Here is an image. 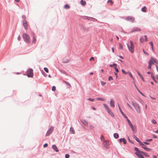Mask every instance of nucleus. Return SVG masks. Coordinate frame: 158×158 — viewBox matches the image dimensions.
<instances>
[{"label": "nucleus", "instance_id": "nucleus-1", "mask_svg": "<svg viewBox=\"0 0 158 158\" xmlns=\"http://www.w3.org/2000/svg\"><path fill=\"white\" fill-rule=\"evenodd\" d=\"M131 103L136 110V112L138 114L140 113L141 112V108L139 105L136 102L133 101L131 102Z\"/></svg>", "mask_w": 158, "mask_h": 158}, {"label": "nucleus", "instance_id": "nucleus-2", "mask_svg": "<svg viewBox=\"0 0 158 158\" xmlns=\"http://www.w3.org/2000/svg\"><path fill=\"white\" fill-rule=\"evenodd\" d=\"M130 45L129 46L127 45V47L129 51L131 53H133L134 52L135 46L133 42L131 41H130Z\"/></svg>", "mask_w": 158, "mask_h": 158}, {"label": "nucleus", "instance_id": "nucleus-3", "mask_svg": "<svg viewBox=\"0 0 158 158\" xmlns=\"http://www.w3.org/2000/svg\"><path fill=\"white\" fill-rule=\"evenodd\" d=\"M23 37L24 41L27 43H30L31 42L30 38L29 35L26 34L24 33L23 35Z\"/></svg>", "mask_w": 158, "mask_h": 158}, {"label": "nucleus", "instance_id": "nucleus-4", "mask_svg": "<svg viewBox=\"0 0 158 158\" xmlns=\"http://www.w3.org/2000/svg\"><path fill=\"white\" fill-rule=\"evenodd\" d=\"M103 105L105 108L106 111L112 117H114V115L113 113L112 112V111L110 110L109 107L105 104H103Z\"/></svg>", "mask_w": 158, "mask_h": 158}, {"label": "nucleus", "instance_id": "nucleus-5", "mask_svg": "<svg viewBox=\"0 0 158 158\" xmlns=\"http://www.w3.org/2000/svg\"><path fill=\"white\" fill-rule=\"evenodd\" d=\"M27 75L28 77H33V70L29 69L27 71Z\"/></svg>", "mask_w": 158, "mask_h": 158}, {"label": "nucleus", "instance_id": "nucleus-6", "mask_svg": "<svg viewBox=\"0 0 158 158\" xmlns=\"http://www.w3.org/2000/svg\"><path fill=\"white\" fill-rule=\"evenodd\" d=\"M143 152L142 151H140L136 152L135 154L139 157V158H144L143 156Z\"/></svg>", "mask_w": 158, "mask_h": 158}, {"label": "nucleus", "instance_id": "nucleus-7", "mask_svg": "<svg viewBox=\"0 0 158 158\" xmlns=\"http://www.w3.org/2000/svg\"><path fill=\"white\" fill-rule=\"evenodd\" d=\"M103 145L104 147L106 149L109 148V143L108 141L104 139L103 140Z\"/></svg>", "mask_w": 158, "mask_h": 158}, {"label": "nucleus", "instance_id": "nucleus-8", "mask_svg": "<svg viewBox=\"0 0 158 158\" xmlns=\"http://www.w3.org/2000/svg\"><path fill=\"white\" fill-rule=\"evenodd\" d=\"M23 24L25 30H27L28 28V23L26 20L24 19L23 21Z\"/></svg>", "mask_w": 158, "mask_h": 158}, {"label": "nucleus", "instance_id": "nucleus-9", "mask_svg": "<svg viewBox=\"0 0 158 158\" xmlns=\"http://www.w3.org/2000/svg\"><path fill=\"white\" fill-rule=\"evenodd\" d=\"M126 20L127 21H130L131 22L133 23L135 21V19L134 18L132 17L131 16H129L127 17L126 19Z\"/></svg>", "mask_w": 158, "mask_h": 158}, {"label": "nucleus", "instance_id": "nucleus-10", "mask_svg": "<svg viewBox=\"0 0 158 158\" xmlns=\"http://www.w3.org/2000/svg\"><path fill=\"white\" fill-rule=\"evenodd\" d=\"M53 127H51L50 129L48 130L46 134V136L49 135L52 132L53 130Z\"/></svg>", "mask_w": 158, "mask_h": 158}, {"label": "nucleus", "instance_id": "nucleus-11", "mask_svg": "<svg viewBox=\"0 0 158 158\" xmlns=\"http://www.w3.org/2000/svg\"><path fill=\"white\" fill-rule=\"evenodd\" d=\"M140 145L142 146V148L144 149H145V150H146L147 151H150L152 150V149L151 148H146V146L144 144H143L142 143H140Z\"/></svg>", "mask_w": 158, "mask_h": 158}, {"label": "nucleus", "instance_id": "nucleus-12", "mask_svg": "<svg viewBox=\"0 0 158 158\" xmlns=\"http://www.w3.org/2000/svg\"><path fill=\"white\" fill-rule=\"evenodd\" d=\"M141 29L139 27H135L132 29L130 31L131 33H132L135 31H140Z\"/></svg>", "mask_w": 158, "mask_h": 158}, {"label": "nucleus", "instance_id": "nucleus-13", "mask_svg": "<svg viewBox=\"0 0 158 158\" xmlns=\"http://www.w3.org/2000/svg\"><path fill=\"white\" fill-rule=\"evenodd\" d=\"M114 103V100L112 99H111L110 102V106L114 107L115 106Z\"/></svg>", "mask_w": 158, "mask_h": 158}, {"label": "nucleus", "instance_id": "nucleus-14", "mask_svg": "<svg viewBox=\"0 0 158 158\" xmlns=\"http://www.w3.org/2000/svg\"><path fill=\"white\" fill-rule=\"evenodd\" d=\"M119 141L120 142H123L124 144H126L127 143V141L124 138H122L119 139Z\"/></svg>", "mask_w": 158, "mask_h": 158}, {"label": "nucleus", "instance_id": "nucleus-15", "mask_svg": "<svg viewBox=\"0 0 158 158\" xmlns=\"http://www.w3.org/2000/svg\"><path fill=\"white\" fill-rule=\"evenodd\" d=\"M52 148L56 152H57L59 151L57 147L55 145H53L52 146Z\"/></svg>", "mask_w": 158, "mask_h": 158}, {"label": "nucleus", "instance_id": "nucleus-16", "mask_svg": "<svg viewBox=\"0 0 158 158\" xmlns=\"http://www.w3.org/2000/svg\"><path fill=\"white\" fill-rule=\"evenodd\" d=\"M119 107V110H120V112H121V114H123V116L126 118H127V116L126 115L123 113V111H122V110H121V109H120V106H118Z\"/></svg>", "mask_w": 158, "mask_h": 158}, {"label": "nucleus", "instance_id": "nucleus-17", "mask_svg": "<svg viewBox=\"0 0 158 158\" xmlns=\"http://www.w3.org/2000/svg\"><path fill=\"white\" fill-rule=\"evenodd\" d=\"M134 138L136 140L139 142V144H140V143H142V142L139 141V140L137 138V137L135 135L134 136Z\"/></svg>", "mask_w": 158, "mask_h": 158}, {"label": "nucleus", "instance_id": "nucleus-18", "mask_svg": "<svg viewBox=\"0 0 158 158\" xmlns=\"http://www.w3.org/2000/svg\"><path fill=\"white\" fill-rule=\"evenodd\" d=\"M113 65H114V69H115L116 71L117 72H119V70L117 68V65L116 64L114 63L113 64Z\"/></svg>", "mask_w": 158, "mask_h": 158}, {"label": "nucleus", "instance_id": "nucleus-19", "mask_svg": "<svg viewBox=\"0 0 158 158\" xmlns=\"http://www.w3.org/2000/svg\"><path fill=\"white\" fill-rule=\"evenodd\" d=\"M137 73L139 75L140 77V78L143 81H144V78H143V76L138 71H137Z\"/></svg>", "mask_w": 158, "mask_h": 158}, {"label": "nucleus", "instance_id": "nucleus-20", "mask_svg": "<svg viewBox=\"0 0 158 158\" xmlns=\"http://www.w3.org/2000/svg\"><path fill=\"white\" fill-rule=\"evenodd\" d=\"M70 131L71 133L73 134H74L75 133V131H74V129L72 127H71L70 128Z\"/></svg>", "mask_w": 158, "mask_h": 158}, {"label": "nucleus", "instance_id": "nucleus-21", "mask_svg": "<svg viewBox=\"0 0 158 158\" xmlns=\"http://www.w3.org/2000/svg\"><path fill=\"white\" fill-rule=\"evenodd\" d=\"M129 126L131 128L132 131H134L135 130V127H134L132 124H130Z\"/></svg>", "mask_w": 158, "mask_h": 158}, {"label": "nucleus", "instance_id": "nucleus-22", "mask_svg": "<svg viewBox=\"0 0 158 158\" xmlns=\"http://www.w3.org/2000/svg\"><path fill=\"white\" fill-rule=\"evenodd\" d=\"M86 2L83 0H81V4L83 6H84L86 4Z\"/></svg>", "mask_w": 158, "mask_h": 158}, {"label": "nucleus", "instance_id": "nucleus-23", "mask_svg": "<svg viewBox=\"0 0 158 158\" xmlns=\"http://www.w3.org/2000/svg\"><path fill=\"white\" fill-rule=\"evenodd\" d=\"M96 99L97 100H100L101 101H105V99L103 98H97Z\"/></svg>", "mask_w": 158, "mask_h": 158}, {"label": "nucleus", "instance_id": "nucleus-24", "mask_svg": "<svg viewBox=\"0 0 158 158\" xmlns=\"http://www.w3.org/2000/svg\"><path fill=\"white\" fill-rule=\"evenodd\" d=\"M82 123L85 126H87L88 125V123L85 120H82Z\"/></svg>", "mask_w": 158, "mask_h": 158}, {"label": "nucleus", "instance_id": "nucleus-25", "mask_svg": "<svg viewBox=\"0 0 158 158\" xmlns=\"http://www.w3.org/2000/svg\"><path fill=\"white\" fill-rule=\"evenodd\" d=\"M114 136L115 138L117 139L119 137V135L117 133H115L114 134Z\"/></svg>", "mask_w": 158, "mask_h": 158}, {"label": "nucleus", "instance_id": "nucleus-26", "mask_svg": "<svg viewBox=\"0 0 158 158\" xmlns=\"http://www.w3.org/2000/svg\"><path fill=\"white\" fill-rule=\"evenodd\" d=\"M139 40L141 43H143L144 42V40L143 37H140L139 39Z\"/></svg>", "mask_w": 158, "mask_h": 158}, {"label": "nucleus", "instance_id": "nucleus-27", "mask_svg": "<svg viewBox=\"0 0 158 158\" xmlns=\"http://www.w3.org/2000/svg\"><path fill=\"white\" fill-rule=\"evenodd\" d=\"M36 40V38L34 36L33 37L32 43L34 44H35Z\"/></svg>", "mask_w": 158, "mask_h": 158}, {"label": "nucleus", "instance_id": "nucleus-28", "mask_svg": "<svg viewBox=\"0 0 158 158\" xmlns=\"http://www.w3.org/2000/svg\"><path fill=\"white\" fill-rule=\"evenodd\" d=\"M127 74H128L132 78H133V77L131 74V73L129 71H128L127 72Z\"/></svg>", "mask_w": 158, "mask_h": 158}, {"label": "nucleus", "instance_id": "nucleus-29", "mask_svg": "<svg viewBox=\"0 0 158 158\" xmlns=\"http://www.w3.org/2000/svg\"><path fill=\"white\" fill-rule=\"evenodd\" d=\"M149 44L151 46L152 49V50L153 51H154V48H153V44L152 42H151L149 43Z\"/></svg>", "mask_w": 158, "mask_h": 158}, {"label": "nucleus", "instance_id": "nucleus-30", "mask_svg": "<svg viewBox=\"0 0 158 158\" xmlns=\"http://www.w3.org/2000/svg\"><path fill=\"white\" fill-rule=\"evenodd\" d=\"M149 64H150V65H151L154 64V62L152 61V60H149L148 62Z\"/></svg>", "mask_w": 158, "mask_h": 158}, {"label": "nucleus", "instance_id": "nucleus-31", "mask_svg": "<svg viewBox=\"0 0 158 158\" xmlns=\"http://www.w3.org/2000/svg\"><path fill=\"white\" fill-rule=\"evenodd\" d=\"M64 8L66 9H68L69 8L70 6L68 4H66L65 5Z\"/></svg>", "mask_w": 158, "mask_h": 158}, {"label": "nucleus", "instance_id": "nucleus-32", "mask_svg": "<svg viewBox=\"0 0 158 158\" xmlns=\"http://www.w3.org/2000/svg\"><path fill=\"white\" fill-rule=\"evenodd\" d=\"M143 155H144L146 157H149L150 156L147 153L143 152Z\"/></svg>", "mask_w": 158, "mask_h": 158}, {"label": "nucleus", "instance_id": "nucleus-33", "mask_svg": "<svg viewBox=\"0 0 158 158\" xmlns=\"http://www.w3.org/2000/svg\"><path fill=\"white\" fill-rule=\"evenodd\" d=\"M63 82L65 83L67 85H69V86H70V87H71V86L70 85V84L68 82H67L66 81H63Z\"/></svg>", "mask_w": 158, "mask_h": 158}, {"label": "nucleus", "instance_id": "nucleus-34", "mask_svg": "<svg viewBox=\"0 0 158 158\" xmlns=\"http://www.w3.org/2000/svg\"><path fill=\"white\" fill-rule=\"evenodd\" d=\"M119 49H123V48L122 45L120 43H119Z\"/></svg>", "mask_w": 158, "mask_h": 158}, {"label": "nucleus", "instance_id": "nucleus-35", "mask_svg": "<svg viewBox=\"0 0 158 158\" xmlns=\"http://www.w3.org/2000/svg\"><path fill=\"white\" fill-rule=\"evenodd\" d=\"M136 88L137 89L138 91L139 92V93L142 96H145L143 94L137 87Z\"/></svg>", "mask_w": 158, "mask_h": 158}, {"label": "nucleus", "instance_id": "nucleus-36", "mask_svg": "<svg viewBox=\"0 0 158 158\" xmlns=\"http://www.w3.org/2000/svg\"><path fill=\"white\" fill-rule=\"evenodd\" d=\"M146 7L145 6H144L143 8L142 9V10L144 12H145L146 11Z\"/></svg>", "mask_w": 158, "mask_h": 158}, {"label": "nucleus", "instance_id": "nucleus-37", "mask_svg": "<svg viewBox=\"0 0 158 158\" xmlns=\"http://www.w3.org/2000/svg\"><path fill=\"white\" fill-rule=\"evenodd\" d=\"M152 60L153 61H154L155 62L157 63V60L154 58H152Z\"/></svg>", "mask_w": 158, "mask_h": 158}, {"label": "nucleus", "instance_id": "nucleus-38", "mask_svg": "<svg viewBox=\"0 0 158 158\" xmlns=\"http://www.w3.org/2000/svg\"><path fill=\"white\" fill-rule=\"evenodd\" d=\"M144 37L145 38V41H148L147 36L146 35H145Z\"/></svg>", "mask_w": 158, "mask_h": 158}, {"label": "nucleus", "instance_id": "nucleus-39", "mask_svg": "<svg viewBox=\"0 0 158 158\" xmlns=\"http://www.w3.org/2000/svg\"><path fill=\"white\" fill-rule=\"evenodd\" d=\"M108 3H110L112 5L113 4V2L111 0H108L107 1Z\"/></svg>", "mask_w": 158, "mask_h": 158}, {"label": "nucleus", "instance_id": "nucleus-40", "mask_svg": "<svg viewBox=\"0 0 158 158\" xmlns=\"http://www.w3.org/2000/svg\"><path fill=\"white\" fill-rule=\"evenodd\" d=\"M44 69L46 73L48 72V68L45 67L44 68Z\"/></svg>", "mask_w": 158, "mask_h": 158}, {"label": "nucleus", "instance_id": "nucleus-41", "mask_svg": "<svg viewBox=\"0 0 158 158\" xmlns=\"http://www.w3.org/2000/svg\"><path fill=\"white\" fill-rule=\"evenodd\" d=\"M56 88L55 86H53L52 87V90L55 91L56 90Z\"/></svg>", "mask_w": 158, "mask_h": 158}, {"label": "nucleus", "instance_id": "nucleus-42", "mask_svg": "<svg viewBox=\"0 0 158 158\" xmlns=\"http://www.w3.org/2000/svg\"><path fill=\"white\" fill-rule=\"evenodd\" d=\"M108 80L109 81H110L111 80H113V78L111 76H110L108 78Z\"/></svg>", "mask_w": 158, "mask_h": 158}, {"label": "nucleus", "instance_id": "nucleus-43", "mask_svg": "<svg viewBox=\"0 0 158 158\" xmlns=\"http://www.w3.org/2000/svg\"><path fill=\"white\" fill-rule=\"evenodd\" d=\"M152 123L154 124H156V121L154 119L152 120Z\"/></svg>", "mask_w": 158, "mask_h": 158}, {"label": "nucleus", "instance_id": "nucleus-44", "mask_svg": "<svg viewBox=\"0 0 158 158\" xmlns=\"http://www.w3.org/2000/svg\"><path fill=\"white\" fill-rule=\"evenodd\" d=\"M135 150L136 151V152H140V151L139 150V149L136 147L135 148Z\"/></svg>", "mask_w": 158, "mask_h": 158}, {"label": "nucleus", "instance_id": "nucleus-45", "mask_svg": "<svg viewBox=\"0 0 158 158\" xmlns=\"http://www.w3.org/2000/svg\"><path fill=\"white\" fill-rule=\"evenodd\" d=\"M88 100L90 101L91 102H93L94 101V99H92L91 98H88Z\"/></svg>", "mask_w": 158, "mask_h": 158}, {"label": "nucleus", "instance_id": "nucleus-46", "mask_svg": "<svg viewBox=\"0 0 158 158\" xmlns=\"http://www.w3.org/2000/svg\"><path fill=\"white\" fill-rule=\"evenodd\" d=\"M122 71L123 73L124 74H127V72H126L123 69H122Z\"/></svg>", "mask_w": 158, "mask_h": 158}, {"label": "nucleus", "instance_id": "nucleus-47", "mask_svg": "<svg viewBox=\"0 0 158 158\" xmlns=\"http://www.w3.org/2000/svg\"><path fill=\"white\" fill-rule=\"evenodd\" d=\"M127 121L129 125L132 124L130 121V120L128 119H127Z\"/></svg>", "mask_w": 158, "mask_h": 158}, {"label": "nucleus", "instance_id": "nucleus-48", "mask_svg": "<svg viewBox=\"0 0 158 158\" xmlns=\"http://www.w3.org/2000/svg\"><path fill=\"white\" fill-rule=\"evenodd\" d=\"M101 84L102 85H103L106 84V83L104 81H102L101 82Z\"/></svg>", "mask_w": 158, "mask_h": 158}, {"label": "nucleus", "instance_id": "nucleus-49", "mask_svg": "<svg viewBox=\"0 0 158 158\" xmlns=\"http://www.w3.org/2000/svg\"><path fill=\"white\" fill-rule=\"evenodd\" d=\"M69 156L68 154H66L65 155V157L66 158H69Z\"/></svg>", "mask_w": 158, "mask_h": 158}, {"label": "nucleus", "instance_id": "nucleus-50", "mask_svg": "<svg viewBox=\"0 0 158 158\" xmlns=\"http://www.w3.org/2000/svg\"><path fill=\"white\" fill-rule=\"evenodd\" d=\"M127 105L130 108L132 109L131 106L128 103H127Z\"/></svg>", "mask_w": 158, "mask_h": 158}, {"label": "nucleus", "instance_id": "nucleus-51", "mask_svg": "<svg viewBox=\"0 0 158 158\" xmlns=\"http://www.w3.org/2000/svg\"><path fill=\"white\" fill-rule=\"evenodd\" d=\"M94 60V58L93 57H91L89 59L90 61H91L92 60Z\"/></svg>", "mask_w": 158, "mask_h": 158}, {"label": "nucleus", "instance_id": "nucleus-52", "mask_svg": "<svg viewBox=\"0 0 158 158\" xmlns=\"http://www.w3.org/2000/svg\"><path fill=\"white\" fill-rule=\"evenodd\" d=\"M48 145V144L47 143H45V144H44L43 145V147L44 148H46V147H47Z\"/></svg>", "mask_w": 158, "mask_h": 158}, {"label": "nucleus", "instance_id": "nucleus-53", "mask_svg": "<svg viewBox=\"0 0 158 158\" xmlns=\"http://www.w3.org/2000/svg\"><path fill=\"white\" fill-rule=\"evenodd\" d=\"M104 138L103 136V135H101V140H102V139H103L104 140Z\"/></svg>", "mask_w": 158, "mask_h": 158}, {"label": "nucleus", "instance_id": "nucleus-54", "mask_svg": "<svg viewBox=\"0 0 158 158\" xmlns=\"http://www.w3.org/2000/svg\"><path fill=\"white\" fill-rule=\"evenodd\" d=\"M90 129H93L94 128V126L92 125H90Z\"/></svg>", "mask_w": 158, "mask_h": 158}, {"label": "nucleus", "instance_id": "nucleus-55", "mask_svg": "<svg viewBox=\"0 0 158 158\" xmlns=\"http://www.w3.org/2000/svg\"><path fill=\"white\" fill-rule=\"evenodd\" d=\"M151 76H152V79L153 80H154V79H155V77H154V76H153V75H152V74H151Z\"/></svg>", "mask_w": 158, "mask_h": 158}, {"label": "nucleus", "instance_id": "nucleus-56", "mask_svg": "<svg viewBox=\"0 0 158 158\" xmlns=\"http://www.w3.org/2000/svg\"><path fill=\"white\" fill-rule=\"evenodd\" d=\"M143 52L144 53V54L147 55H148V53H147L146 52H145V51H144V49H143Z\"/></svg>", "mask_w": 158, "mask_h": 158}, {"label": "nucleus", "instance_id": "nucleus-57", "mask_svg": "<svg viewBox=\"0 0 158 158\" xmlns=\"http://www.w3.org/2000/svg\"><path fill=\"white\" fill-rule=\"evenodd\" d=\"M151 68V65H150V64H149V66L148 67V69H150Z\"/></svg>", "mask_w": 158, "mask_h": 158}, {"label": "nucleus", "instance_id": "nucleus-58", "mask_svg": "<svg viewBox=\"0 0 158 158\" xmlns=\"http://www.w3.org/2000/svg\"><path fill=\"white\" fill-rule=\"evenodd\" d=\"M143 143L146 145H149V143H147V142H143Z\"/></svg>", "mask_w": 158, "mask_h": 158}, {"label": "nucleus", "instance_id": "nucleus-59", "mask_svg": "<svg viewBox=\"0 0 158 158\" xmlns=\"http://www.w3.org/2000/svg\"><path fill=\"white\" fill-rule=\"evenodd\" d=\"M152 140V139H147L146 140L147 141H151Z\"/></svg>", "mask_w": 158, "mask_h": 158}, {"label": "nucleus", "instance_id": "nucleus-60", "mask_svg": "<svg viewBox=\"0 0 158 158\" xmlns=\"http://www.w3.org/2000/svg\"><path fill=\"white\" fill-rule=\"evenodd\" d=\"M18 39L19 40H20L21 39V37L20 36H19L18 38Z\"/></svg>", "mask_w": 158, "mask_h": 158}, {"label": "nucleus", "instance_id": "nucleus-61", "mask_svg": "<svg viewBox=\"0 0 158 158\" xmlns=\"http://www.w3.org/2000/svg\"><path fill=\"white\" fill-rule=\"evenodd\" d=\"M153 137L154 138H157V137L154 135H153Z\"/></svg>", "mask_w": 158, "mask_h": 158}, {"label": "nucleus", "instance_id": "nucleus-62", "mask_svg": "<svg viewBox=\"0 0 158 158\" xmlns=\"http://www.w3.org/2000/svg\"><path fill=\"white\" fill-rule=\"evenodd\" d=\"M119 57H120L122 59H123V57L122 56H119Z\"/></svg>", "mask_w": 158, "mask_h": 158}, {"label": "nucleus", "instance_id": "nucleus-63", "mask_svg": "<svg viewBox=\"0 0 158 158\" xmlns=\"http://www.w3.org/2000/svg\"><path fill=\"white\" fill-rule=\"evenodd\" d=\"M112 52L114 53V48H112Z\"/></svg>", "mask_w": 158, "mask_h": 158}, {"label": "nucleus", "instance_id": "nucleus-64", "mask_svg": "<svg viewBox=\"0 0 158 158\" xmlns=\"http://www.w3.org/2000/svg\"><path fill=\"white\" fill-rule=\"evenodd\" d=\"M154 132L157 133H158V130H157L156 131H154Z\"/></svg>", "mask_w": 158, "mask_h": 158}]
</instances>
